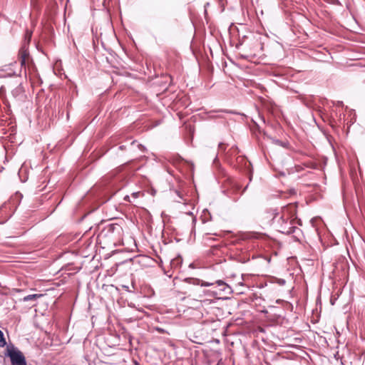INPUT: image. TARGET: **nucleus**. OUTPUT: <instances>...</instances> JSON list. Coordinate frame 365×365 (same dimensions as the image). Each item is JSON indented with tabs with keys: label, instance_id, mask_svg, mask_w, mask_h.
<instances>
[{
	"label": "nucleus",
	"instance_id": "f03ea898",
	"mask_svg": "<svg viewBox=\"0 0 365 365\" xmlns=\"http://www.w3.org/2000/svg\"><path fill=\"white\" fill-rule=\"evenodd\" d=\"M190 284H192L194 285H200L201 287H210L217 284V287H222V289L220 290H215L214 289H205L202 290V293L199 294L198 297L200 301H207L209 300L206 297H212L215 299H221L224 295L230 294L232 293L231 287L225 283L223 280H217L215 282H204L197 278H188L185 279Z\"/></svg>",
	"mask_w": 365,
	"mask_h": 365
},
{
	"label": "nucleus",
	"instance_id": "39448f33",
	"mask_svg": "<svg viewBox=\"0 0 365 365\" xmlns=\"http://www.w3.org/2000/svg\"><path fill=\"white\" fill-rule=\"evenodd\" d=\"M42 296H43L42 294H29L27 296H25L23 298V301L24 302H29L30 300H36V299L41 297Z\"/></svg>",
	"mask_w": 365,
	"mask_h": 365
},
{
	"label": "nucleus",
	"instance_id": "6e6552de",
	"mask_svg": "<svg viewBox=\"0 0 365 365\" xmlns=\"http://www.w3.org/2000/svg\"><path fill=\"white\" fill-rule=\"evenodd\" d=\"M32 32L29 31H26L25 34V41L29 43L31 38Z\"/></svg>",
	"mask_w": 365,
	"mask_h": 365
},
{
	"label": "nucleus",
	"instance_id": "1a4fd4ad",
	"mask_svg": "<svg viewBox=\"0 0 365 365\" xmlns=\"http://www.w3.org/2000/svg\"><path fill=\"white\" fill-rule=\"evenodd\" d=\"M212 289H214L215 290H220V289H222V287H217V284H215L214 286H212Z\"/></svg>",
	"mask_w": 365,
	"mask_h": 365
},
{
	"label": "nucleus",
	"instance_id": "20e7f679",
	"mask_svg": "<svg viewBox=\"0 0 365 365\" xmlns=\"http://www.w3.org/2000/svg\"><path fill=\"white\" fill-rule=\"evenodd\" d=\"M29 57V53L28 50L26 48L25 46H22L21 49L19 50V58L20 61V63L21 66H24L26 65V61H28Z\"/></svg>",
	"mask_w": 365,
	"mask_h": 365
},
{
	"label": "nucleus",
	"instance_id": "0eeeda50",
	"mask_svg": "<svg viewBox=\"0 0 365 365\" xmlns=\"http://www.w3.org/2000/svg\"><path fill=\"white\" fill-rule=\"evenodd\" d=\"M212 234H210V233H206L204 236V240L205 241H210V240H215V239L212 237L211 235ZM214 235H216V236H218L219 235L216 234V233H214L213 234Z\"/></svg>",
	"mask_w": 365,
	"mask_h": 365
},
{
	"label": "nucleus",
	"instance_id": "423d86ee",
	"mask_svg": "<svg viewBox=\"0 0 365 365\" xmlns=\"http://www.w3.org/2000/svg\"><path fill=\"white\" fill-rule=\"evenodd\" d=\"M6 344V341L5 340L4 333L1 330H0V346L3 347Z\"/></svg>",
	"mask_w": 365,
	"mask_h": 365
},
{
	"label": "nucleus",
	"instance_id": "7ed1b4c3",
	"mask_svg": "<svg viewBox=\"0 0 365 365\" xmlns=\"http://www.w3.org/2000/svg\"><path fill=\"white\" fill-rule=\"evenodd\" d=\"M6 355L9 356L12 365H27L25 356L14 346L7 347Z\"/></svg>",
	"mask_w": 365,
	"mask_h": 365
},
{
	"label": "nucleus",
	"instance_id": "f257e3e1",
	"mask_svg": "<svg viewBox=\"0 0 365 365\" xmlns=\"http://www.w3.org/2000/svg\"><path fill=\"white\" fill-rule=\"evenodd\" d=\"M297 205L290 203L282 207L281 212L276 214L273 217V222L276 229L286 235L294 233L300 230L297 225H301V220L297 217Z\"/></svg>",
	"mask_w": 365,
	"mask_h": 365
}]
</instances>
